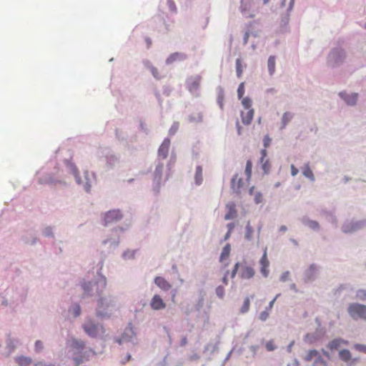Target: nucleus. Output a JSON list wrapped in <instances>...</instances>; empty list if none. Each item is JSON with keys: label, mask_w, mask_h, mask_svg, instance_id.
Here are the masks:
<instances>
[{"label": "nucleus", "mask_w": 366, "mask_h": 366, "mask_svg": "<svg viewBox=\"0 0 366 366\" xmlns=\"http://www.w3.org/2000/svg\"><path fill=\"white\" fill-rule=\"evenodd\" d=\"M154 283L163 291H168L172 287V285L162 277H157L154 279Z\"/></svg>", "instance_id": "ddd939ff"}, {"label": "nucleus", "mask_w": 366, "mask_h": 366, "mask_svg": "<svg viewBox=\"0 0 366 366\" xmlns=\"http://www.w3.org/2000/svg\"><path fill=\"white\" fill-rule=\"evenodd\" d=\"M239 267V263L237 262L234 264V267L231 272V275H230L231 278H234L236 276Z\"/></svg>", "instance_id": "ea45409f"}, {"label": "nucleus", "mask_w": 366, "mask_h": 366, "mask_svg": "<svg viewBox=\"0 0 366 366\" xmlns=\"http://www.w3.org/2000/svg\"><path fill=\"white\" fill-rule=\"evenodd\" d=\"M43 348V344L40 340L35 342V350L36 352H40Z\"/></svg>", "instance_id": "a18cd8bd"}, {"label": "nucleus", "mask_w": 366, "mask_h": 366, "mask_svg": "<svg viewBox=\"0 0 366 366\" xmlns=\"http://www.w3.org/2000/svg\"><path fill=\"white\" fill-rule=\"evenodd\" d=\"M167 5L169 7L171 11H176L177 8H176L175 4L173 0H168Z\"/></svg>", "instance_id": "c03bdc74"}, {"label": "nucleus", "mask_w": 366, "mask_h": 366, "mask_svg": "<svg viewBox=\"0 0 366 366\" xmlns=\"http://www.w3.org/2000/svg\"><path fill=\"white\" fill-rule=\"evenodd\" d=\"M15 360L19 366H29L32 362L30 357L24 356L17 357Z\"/></svg>", "instance_id": "f3484780"}, {"label": "nucleus", "mask_w": 366, "mask_h": 366, "mask_svg": "<svg viewBox=\"0 0 366 366\" xmlns=\"http://www.w3.org/2000/svg\"><path fill=\"white\" fill-rule=\"evenodd\" d=\"M256 204H259L263 201L262 194L260 192H257L254 197Z\"/></svg>", "instance_id": "e433bc0d"}, {"label": "nucleus", "mask_w": 366, "mask_h": 366, "mask_svg": "<svg viewBox=\"0 0 366 366\" xmlns=\"http://www.w3.org/2000/svg\"><path fill=\"white\" fill-rule=\"evenodd\" d=\"M98 283L101 284L103 287H106L107 285V280L104 277H102L99 279Z\"/></svg>", "instance_id": "8fccbe9b"}, {"label": "nucleus", "mask_w": 366, "mask_h": 366, "mask_svg": "<svg viewBox=\"0 0 366 366\" xmlns=\"http://www.w3.org/2000/svg\"><path fill=\"white\" fill-rule=\"evenodd\" d=\"M253 232H254V230H253L252 226L250 225V223L248 222L246 226V228H245V234H244L245 239L249 241L251 240L252 239Z\"/></svg>", "instance_id": "393cba45"}, {"label": "nucleus", "mask_w": 366, "mask_h": 366, "mask_svg": "<svg viewBox=\"0 0 366 366\" xmlns=\"http://www.w3.org/2000/svg\"><path fill=\"white\" fill-rule=\"evenodd\" d=\"M170 146V141L168 139H165L162 144L160 145L158 150V155L162 159L167 158Z\"/></svg>", "instance_id": "9b49d317"}, {"label": "nucleus", "mask_w": 366, "mask_h": 366, "mask_svg": "<svg viewBox=\"0 0 366 366\" xmlns=\"http://www.w3.org/2000/svg\"><path fill=\"white\" fill-rule=\"evenodd\" d=\"M292 117H293V115L290 112H285L283 114L282 119V128H284L287 125V124L291 121V119H292Z\"/></svg>", "instance_id": "a878e982"}, {"label": "nucleus", "mask_w": 366, "mask_h": 366, "mask_svg": "<svg viewBox=\"0 0 366 366\" xmlns=\"http://www.w3.org/2000/svg\"><path fill=\"white\" fill-rule=\"evenodd\" d=\"M252 162L250 159L247 161L245 167V174L247 175V180H249L252 176Z\"/></svg>", "instance_id": "bb28decb"}, {"label": "nucleus", "mask_w": 366, "mask_h": 366, "mask_svg": "<svg viewBox=\"0 0 366 366\" xmlns=\"http://www.w3.org/2000/svg\"><path fill=\"white\" fill-rule=\"evenodd\" d=\"M216 294L217 295L220 297V298H222L224 297V289L223 287L222 286H219L217 287L216 289Z\"/></svg>", "instance_id": "c9c22d12"}, {"label": "nucleus", "mask_w": 366, "mask_h": 366, "mask_svg": "<svg viewBox=\"0 0 366 366\" xmlns=\"http://www.w3.org/2000/svg\"><path fill=\"white\" fill-rule=\"evenodd\" d=\"M345 100L347 104H355L357 100V94H352L351 96H348L347 98L345 99Z\"/></svg>", "instance_id": "c756f323"}, {"label": "nucleus", "mask_w": 366, "mask_h": 366, "mask_svg": "<svg viewBox=\"0 0 366 366\" xmlns=\"http://www.w3.org/2000/svg\"><path fill=\"white\" fill-rule=\"evenodd\" d=\"M322 352L324 355H325L326 357H330V355L327 352H326L325 350H322Z\"/></svg>", "instance_id": "052dcab7"}, {"label": "nucleus", "mask_w": 366, "mask_h": 366, "mask_svg": "<svg viewBox=\"0 0 366 366\" xmlns=\"http://www.w3.org/2000/svg\"><path fill=\"white\" fill-rule=\"evenodd\" d=\"M270 143H271V139L269 137V136H265L263 139V144H264L265 149L267 147H268L270 145Z\"/></svg>", "instance_id": "79ce46f5"}, {"label": "nucleus", "mask_w": 366, "mask_h": 366, "mask_svg": "<svg viewBox=\"0 0 366 366\" xmlns=\"http://www.w3.org/2000/svg\"><path fill=\"white\" fill-rule=\"evenodd\" d=\"M236 70H237V76L240 78L242 76L243 72V66L242 65L241 59H237L236 60Z\"/></svg>", "instance_id": "cd10ccee"}, {"label": "nucleus", "mask_w": 366, "mask_h": 366, "mask_svg": "<svg viewBox=\"0 0 366 366\" xmlns=\"http://www.w3.org/2000/svg\"><path fill=\"white\" fill-rule=\"evenodd\" d=\"M242 104L244 109H251L252 100L249 97L242 98Z\"/></svg>", "instance_id": "7c9ffc66"}, {"label": "nucleus", "mask_w": 366, "mask_h": 366, "mask_svg": "<svg viewBox=\"0 0 366 366\" xmlns=\"http://www.w3.org/2000/svg\"><path fill=\"white\" fill-rule=\"evenodd\" d=\"M34 366H54V365H46V364H44L42 362H38V363H36L34 365Z\"/></svg>", "instance_id": "5fc2aeb1"}, {"label": "nucleus", "mask_w": 366, "mask_h": 366, "mask_svg": "<svg viewBox=\"0 0 366 366\" xmlns=\"http://www.w3.org/2000/svg\"><path fill=\"white\" fill-rule=\"evenodd\" d=\"M218 103L219 104V107L220 108L222 109H223V98L222 97L221 99L219 98V100H218Z\"/></svg>", "instance_id": "864d4df0"}, {"label": "nucleus", "mask_w": 366, "mask_h": 366, "mask_svg": "<svg viewBox=\"0 0 366 366\" xmlns=\"http://www.w3.org/2000/svg\"><path fill=\"white\" fill-rule=\"evenodd\" d=\"M150 71L152 74V75L156 78V79H160L161 76L159 74V71H158V69L156 68V67H154V66H152L151 69H150Z\"/></svg>", "instance_id": "58836bf2"}, {"label": "nucleus", "mask_w": 366, "mask_h": 366, "mask_svg": "<svg viewBox=\"0 0 366 366\" xmlns=\"http://www.w3.org/2000/svg\"><path fill=\"white\" fill-rule=\"evenodd\" d=\"M76 345H79V347H81V348H82V347H84V344H83L82 342L79 343V342H76Z\"/></svg>", "instance_id": "e2e57ef3"}, {"label": "nucleus", "mask_w": 366, "mask_h": 366, "mask_svg": "<svg viewBox=\"0 0 366 366\" xmlns=\"http://www.w3.org/2000/svg\"><path fill=\"white\" fill-rule=\"evenodd\" d=\"M150 306L154 310H160L166 307V303L159 295H155L151 300Z\"/></svg>", "instance_id": "0eeeda50"}, {"label": "nucleus", "mask_w": 366, "mask_h": 366, "mask_svg": "<svg viewBox=\"0 0 366 366\" xmlns=\"http://www.w3.org/2000/svg\"><path fill=\"white\" fill-rule=\"evenodd\" d=\"M201 77L199 76L192 77L187 81V87L190 92H196L200 85Z\"/></svg>", "instance_id": "f8f14e48"}, {"label": "nucleus", "mask_w": 366, "mask_h": 366, "mask_svg": "<svg viewBox=\"0 0 366 366\" xmlns=\"http://www.w3.org/2000/svg\"><path fill=\"white\" fill-rule=\"evenodd\" d=\"M249 306H250L249 298V297H246L244 301L243 305H242V307L240 309L241 313L247 312L249 310Z\"/></svg>", "instance_id": "c85d7f7f"}, {"label": "nucleus", "mask_w": 366, "mask_h": 366, "mask_svg": "<svg viewBox=\"0 0 366 366\" xmlns=\"http://www.w3.org/2000/svg\"><path fill=\"white\" fill-rule=\"evenodd\" d=\"M354 347L360 351V352H362L364 353H366V345H360V344H356L354 345Z\"/></svg>", "instance_id": "4c0bfd02"}, {"label": "nucleus", "mask_w": 366, "mask_h": 366, "mask_svg": "<svg viewBox=\"0 0 366 366\" xmlns=\"http://www.w3.org/2000/svg\"><path fill=\"white\" fill-rule=\"evenodd\" d=\"M267 66L269 74L272 75L275 71V57L274 56H270L269 57Z\"/></svg>", "instance_id": "6ab92c4d"}, {"label": "nucleus", "mask_w": 366, "mask_h": 366, "mask_svg": "<svg viewBox=\"0 0 366 366\" xmlns=\"http://www.w3.org/2000/svg\"><path fill=\"white\" fill-rule=\"evenodd\" d=\"M92 285L91 282H89L88 284H85L84 285V289L85 291H87L89 290V287Z\"/></svg>", "instance_id": "13d9d810"}, {"label": "nucleus", "mask_w": 366, "mask_h": 366, "mask_svg": "<svg viewBox=\"0 0 366 366\" xmlns=\"http://www.w3.org/2000/svg\"><path fill=\"white\" fill-rule=\"evenodd\" d=\"M348 313L353 319L366 320V306L358 303L350 304L347 309Z\"/></svg>", "instance_id": "f03ea898"}, {"label": "nucleus", "mask_w": 366, "mask_h": 366, "mask_svg": "<svg viewBox=\"0 0 366 366\" xmlns=\"http://www.w3.org/2000/svg\"><path fill=\"white\" fill-rule=\"evenodd\" d=\"M287 274H288V272H287L286 274H284L281 277V280H282V281H285V280H287Z\"/></svg>", "instance_id": "bf43d9fd"}, {"label": "nucleus", "mask_w": 366, "mask_h": 366, "mask_svg": "<svg viewBox=\"0 0 366 366\" xmlns=\"http://www.w3.org/2000/svg\"><path fill=\"white\" fill-rule=\"evenodd\" d=\"M202 168L200 166H197L196 168L195 173V182L197 184H200L202 182Z\"/></svg>", "instance_id": "412c9836"}, {"label": "nucleus", "mask_w": 366, "mask_h": 366, "mask_svg": "<svg viewBox=\"0 0 366 366\" xmlns=\"http://www.w3.org/2000/svg\"><path fill=\"white\" fill-rule=\"evenodd\" d=\"M342 344L347 345L348 342L342 339H335L329 342L327 347L330 350H334L338 349Z\"/></svg>", "instance_id": "dca6fc26"}, {"label": "nucleus", "mask_w": 366, "mask_h": 366, "mask_svg": "<svg viewBox=\"0 0 366 366\" xmlns=\"http://www.w3.org/2000/svg\"><path fill=\"white\" fill-rule=\"evenodd\" d=\"M230 250H231V247H230V244H227L223 249H222V254H221V256H220V261L221 262H223L224 259H227L229 256V254H230Z\"/></svg>", "instance_id": "aec40b11"}, {"label": "nucleus", "mask_w": 366, "mask_h": 366, "mask_svg": "<svg viewBox=\"0 0 366 366\" xmlns=\"http://www.w3.org/2000/svg\"><path fill=\"white\" fill-rule=\"evenodd\" d=\"M260 264V272L264 277H267L269 274V262L267 258V249L265 247L264 249L263 255L259 260Z\"/></svg>", "instance_id": "423d86ee"}, {"label": "nucleus", "mask_w": 366, "mask_h": 366, "mask_svg": "<svg viewBox=\"0 0 366 366\" xmlns=\"http://www.w3.org/2000/svg\"><path fill=\"white\" fill-rule=\"evenodd\" d=\"M244 94V83L242 82L237 89V95L239 99H242L243 97V95Z\"/></svg>", "instance_id": "72a5a7b5"}, {"label": "nucleus", "mask_w": 366, "mask_h": 366, "mask_svg": "<svg viewBox=\"0 0 366 366\" xmlns=\"http://www.w3.org/2000/svg\"><path fill=\"white\" fill-rule=\"evenodd\" d=\"M184 58H185V56L184 54H179V53H174V54H172V55H170L167 58V63L170 64L177 59H184Z\"/></svg>", "instance_id": "b1692460"}, {"label": "nucleus", "mask_w": 366, "mask_h": 366, "mask_svg": "<svg viewBox=\"0 0 366 366\" xmlns=\"http://www.w3.org/2000/svg\"><path fill=\"white\" fill-rule=\"evenodd\" d=\"M178 127H179L178 124L177 123H174L172 126V127H171V129L169 130V134H174L176 132V131L178 129Z\"/></svg>", "instance_id": "49530a36"}, {"label": "nucleus", "mask_w": 366, "mask_h": 366, "mask_svg": "<svg viewBox=\"0 0 366 366\" xmlns=\"http://www.w3.org/2000/svg\"><path fill=\"white\" fill-rule=\"evenodd\" d=\"M243 185V182L241 178L238 177V175L236 174L234 176V177L232 179V189L237 192L239 193L241 187Z\"/></svg>", "instance_id": "2eb2a0df"}, {"label": "nucleus", "mask_w": 366, "mask_h": 366, "mask_svg": "<svg viewBox=\"0 0 366 366\" xmlns=\"http://www.w3.org/2000/svg\"><path fill=\"white\" fill-rule=\"evenodd\" d=\"M287 229V227L285 226H282L281 228H280V230L281 231H286Z\"/></svg>", "instance_id": "0e129e2a"}, {"label": "nucleus", "mask_w": 366, "mask_h": 366, "mask_svg": "<svg viewBox=\"0 0 366 366\" xmlns=\"http://www.w3.org/2000/svg\"><path fill=\"white\" fill-rule=\"evenodd\" d=\"M299 172V170L297 168H296L293 164L291 165V174L295 177L296 176Z\"/></svg>", "instance_id": "de8ad7c7"}, {"label": "nucleus", "mask_w": 366, "mask_h": 366, "mask_svg": "<svg viewBox=\"0 0 366 366\" xmlns=\"http://www.w3.org/2000/svg\"><path fill=\"white\" fill-rule=\"evenodd\" d=\"M85 332L90 337H96L99 334L104 333V329L102 325H96L91 320H87L83 325Z\"/></svg>", "instance_id": "7ed1b4c3"}, {"label": "nucleus", "mask_w": 366, "mask_h": 366, "mask_svg": "<svg viewBox=\"0 0 366 366\" xmlns=\"http://www.w3.org/2000/svg\"><path fill=\"white\" fill-rule=\"evenodd\" d=\"M253 189H254V187H252L250 189H249V193L250 194H252V192H253Z\"/></svg>", "instance_id": "338daca9"}, {"label": "nucleus", "mask_w": 366, "mask_h": 366, "mask_svg": "<svg viewBox=\"0 0 366 366\" xmlns=\"http://www.w3.org/2000/svg\"><path fill=\"white\" fill-rule=\"evenodd\" d=\"M255 274V270L253 267L250 266H243L241 268L240 272H239V277L242 279L244 280H249L252 278Z\"/></svg>", "instance_id": "1a4fd4ad"}, {"label": "nucleus", "mask_w": 366, "mask_h": 366, "mask_svg": "<svg viewBox=\"0 0 366 366\" xmlns=\"http://www.w3.org/2000/svg\"><path fill=\"white\" fill-rule=\"evenodd\" d=\"M307 225L312 229H318L320 227L319 223L313 220L307 221Z\"/></svg>", "instance_id": "f704fd0d"}, {"label": "nucleus", "mask_w": 366, "mask_h": 366, "mask_svg": "<svg viewBox=\"0 0 366 366\" xmlns=\"http://www.w3.org/2000/svg\"><path fill=\"white\" fill-rule=\"evenodd\" d=\"M227 213L224 215L225 220L234 219L237 215L236 204L233 202H230L226 204Z\"/></svg>", "instance_id": "6e6552de"}, {"label": "nucleus", "mask_w": 366, "mask_h": 366, "mask_svg": "<svg viewBox=\"0 0 366 366\" xmlns=\"http://www.w3.org/2000/svg\"><path fill=\"white\" fill-rule=\"evenodd\" d=\"M113 307L111 300H108L105 298H101L98 302L97 309V315L98 317H106L109 316L111 310H109L110 307Z\"/></svg>", "instance_id": "20e7f679"}, {"label": "nucleus", "mask_w": 366, "mask_h": 366, "mask_svg": "<svg viewBox=\"0 0 366 366\" xmlns=\"http://www.w3.org/2000/svg\"><path fill=\"white\" fill-rule=\"evenodd\" d=\"M339 357L342 360L348 362L351 359V353L348 350H342L340 351Z\"/></svg>", "instance_id": "4be33fe9"}, {"label": "nucleus", "mask_w": 366, "mask_h": 366, "mask_svg": "<svg viewBox=\"0 0 366 366\" xmlns=\"http://www.w3.org/2000/svg\"><path fill=\"white\" fill-rule=\"evenodd\" d=\"M306 362L313 361L312 366H327V361L324 360L320 353L316 350H310L304 357Z\"/></svg>", "instance_id": "f257e3e1"}, {"label": "nucleus", "mask_w": 366, "mask_h": 366, "mask_svg": "<svg viewBox=\"0 0 366 366\" xmlns=\"http://www.w3.org/2000/svg\"><path fill=\"white\" fill-rule=\"evenodd\" d=\"M356 297L360 300H366V290H359L356 293Z\"/></svg>", "instance_id": "473e14b6"}, {"label": "nucleus", "mask_w": 366, "mask_h": 366, "mask_svg": "<svg viewBox=\"0 0 366 366\" xmlns=\"http://www.w3.org/2000/svg\"><path fill=\"white\" fill-rule=\"evenodd\" d=\"M269 317V312L267 310L263 311L259 315V319L262 321H264Z\"/></svg>", "instance_id": "37998d69"}, {"label": "nucleus", "mask_w": 366, "mask_h": 366, "mask_svg": "<svg viewBox=\"0 0 366 366\" xmlns=\"http://www.w3.org/2000/svg\"><path fill=\"white\" fill-rule=\"evenodd\" d=\"M295 0H290V9L291 10L292 9V6L294 5Z\"/></svg>", "instance_id": "680f3d73"}, {"label": "nucleus", "mask_w": 366, "mask_h": 366, "mask_svg": "<svg viewBox=\"0 0 366 366\" xmlns=\"http://www.w3.org/2000/svg\"><path fill=\"white\" fill-rule=\"evenodd\" d=\"M227 228H228V231L229 232H232V230L234 229V227H235V224L234 223H229L227 224Z\"/></svg>", "instance_id": "3c124183"}, {"label": "nucleus", "mask_w": 366, "mask_h": 366, "mask_svg": "<svg viewBox=\"0 0 366 366\" xmlns=\"http://www.w3.org/2000/svg\"><path fill=\"white\" fill-rule=\"evenodd\" d=\"M231 233L232 232H229V231H227V234L224 236V240H227L230 237Z\"/></svg>", "instance_id": "4d7b16f0"}, {"label": "nucleus", "mask_w": 366, "mask_h": 366, "mask_svg": "<svg viewBox=\"0 0 366 366\" xmlns=\"http://www.w3.org/2000/svg\"><path fill=\"white\" fill-rule=\"evenodd\" d=\"M269 1V0H263L264 4H267Z\"/></svg>", "instance_id": "69168bd1"}, {"label": "nucleus", "mask_w": 366, "mask_h": 366, "mask_svg": "<svg viewBox=\"0 0 366 366\" xmlns=\"http://www.w3.org/2000/svg\"><path fill=\"white\" fill-rule=\"evenodd\" d=\"M265 347H266L267 351L272 352V351H274L276 349L277 347H276V345L274 344V340H269V341L266 342Z\"/></svg>", "instance_id": "2f4dec72"}, {"label": "nucleus", "mask_w": 366, "mask_h": 366, "mask_svg": "<svg viewBox=\"0 0 366 366\" xmlns=\"http://www.w3.org/2000/svg\"><path fill=\"white\" fill-rule=\"evenodd\" d=\"M302 174L305 177H306L307 178L310 179V180L312 181H314L315 180V176H314V174L312 172V171L311 170L310 166L308 164H305L303 168H302Z\"/></svg>", "instance_id": "a211bd4d"}, {"label": "nucleus", "mask_w": 366, "mask_h": 366, "mask_svg": "<svg viewBox=\"0 0 366 366\" xmlns=\"http://www.w3.org/2000/svg\"><path fill=\"white\" fill-rule=\"evenodd\" d=\"M74 361L76 362V366H78L79 364L82 362V360L79 358H75Z\"/></svg>", "instance_id": "6e6d98bb"}, {"label": "nucleus", "mask_w": 366, "mask_h": 366, "mask_svg": "<svg viewBox=\"0 0 366 366\" xmlns=\"http://www.w3.org/2000/svg\"><path fill=\"white\" fill-rule=\"evenodd\" d=\"M267 155V150L265 149L261 151L260 162L262 164V168L264 173L267 174L270 171L271 164L268 159H266Z\"/></svg>", "instance_id": "9d476101"}, {"label": "nucleus", "mask_w": 366, "mask_h": 366, "mask_svg": "<svg viewBox=\"0 0 366 366\" xmlns=\"http://www.w3.org/2000/svg\"><path fill=\"white\" fill-rule=\"evenodd\" d=\"M251 0H241L240 10L242 14L248 11L251 6Z\"/></svg>", "instance_id": "5701e85b"}, {"label": "nucleus", "mask_w": 366, "mask_h": 366, "mask_svg": "<svg viewBox=\"0 0 366 366\" xmlns=\"http://www.w3.org/2000/svg\"><path fill=\"white\" fill-rule=\"evenodd\" d=\"M254 114V112L253 109H247V111L246 112H242V122L244 124H249L253 119Z\"/></svg>", "instance_id": "4468645a"}, {"label": "nucleus", "mask_w": 366, "mask_h": 366, "mask_svg": "<svg viewBox=\"0 0 366 366\" xmlns=\"http://www.w3.org/2000/svg\"><path fill=\"white\" fill-rule=\"evenodd\" d=\"M280 296V295H277L269 303V305L267 308V310L269 312V310H270L273 305H274V302L276 301L277 298Z\"/></svg>", "instance_id": "09e8293b"}, {"label": "nucleus", "mask_w": 366, "mask_h": 366, "mask_svg": "<svg viewBox=\"0 0 366 366\" xmlns=\"http://www.w3.org/2000/svg\"><path fill=\"white\" fill-rule=\"evenodd\" d=\"M73 313L74 317H78L81 313V307L79 305H76L73 308Z\"/></svg>", "instance_id": "a19ab883"}, {"label": "nucleus", "mask_w": 366, "mask_h": 366, "mask_svg": "<svg viewBox=\"0 0 366 366\" xmlns=\"http://www.w3.org/2000/svg\"><path fill=\"white\" fill-rule=\"evenodd\" d=\"M228 273L229 272H227V273L224 274V277L222 278V282L226 285L228 284V280H227Z\"/></svg>", "instance_id": "603ef678"}, {"label": "nucleus", "mask_w": 366, "mask_h": 366, "mask_svg": "<svg viewBox=\"0 0 366 366\" xmlns=\"http://www.w3.org/2000/svg\"><path fill=\"white\" fill-rule=\"evenodd\" d=\"M122 218V214L119 209L110 210L104 214V224L106 226L120 220Z\"/></svg>", "instance_id": "39448f33"}]
</instances>
